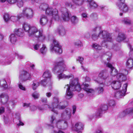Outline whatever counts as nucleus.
Listing matches in <instances>:
<instances>
[{
  "label": "nucleus",
  "mask_w": 133,
  "mask_h": 133,
  "mask_svg": "<svg viewBox=\"0 0 133 133\" xmlns=\"http://www.w3.org/2000/svg\"><path fill=\"white\" fill-rule=\"evenodd\" d=\"M24 2L23 0H17V5L19 8H21L23 6Z\"/></svg>",
  "instance_id": "49530a36"
},
{
  "label": "nucleus",
  "mask_w": 133,
  "mask_h": 133,
  "mask_svg": "<svg viewBox=\"0 0 133 133\" xmlns=\"http://www.w3.org/2000/svg\"><path fill=\"white\" fill-rule=\"evenodd\" d=\"M107 109V105H105L103 106L102 108V109L101 108L99 109L97 111L96 113H95V115L93 116H91V118L94 117H95L96 118L99 117L100 116L102 113L103 111H105Z\"/></svg>",
  "instance_id": "dca6fc26"
},
{
  "label": "nucleus",
  "mask_w": 133,
  "mask_h": 133,
  "mask_svg": "<svg viewBox=\"0 0 133 133\" xmlns=\"http://www.w3.org/2000/svg\"><path fill=\"white\" fill-rule=\"evenodd\" d=\"M15 105V103L14 101H10L9 103L8 102V104H6V105L7 107H11V108H13L14 106Z\"/></svg>",
  "instance_id": "a18cd8bd"
},
{
  "label": "nucleus",
  "mask_w": 133,
  "mask_h": 133,
  "mask_svg": "<svg viewBox=\"0 0 133 133\" xmlns=\"http://www.w3.org/2000/svg\"><path fill=\"white\" fill-rule=\"evenodd\" d=\"M118 0L117 5L119 7V9L123 12H127L128 9L127 5L124 3L125 0Z\"/></svg>",
  "instance_id": "f8f14e48"
},
{
  "label": "nucleus",
  "mask_w": 133,
  "mask_h": 133,
  "mask_svg": "<svg viewBox=\"0 0 133 133\" xmlns=\"http://www.w3.org/2000/svg\"><path fill=\"white\" fill-rule=\"evenodd\" d=\"M48 5L46 4H41L39 7V9L41 10H46L48 7Z\"/></svg>",
  "instance_id": "a19ab883"
},
{
  "label": "nucleus",
  "mask_w": 133,
  "mask_h": 133,
  "mask_svg": "<svg viewBox=\"0 0 133 133\" xmlns=\"http://www.w3.org/2000/svg\"><path fill=\"white\" fill-rule=\"evenodd\" d=\"M128 85L127 84H124L122 87V89L119 91H117L114 94V97L117 99L122 98L125 95V93L126 91Z\"/></svg>",
  "instance_id": "9d476101"
},
{
  "label": "nucleus",
  "mask_w": 133,
  "mask_h": 133,
  "mask_svg": "<svg viewBox=\"0 0 133 133\" xmlns=\"http://www.w3.org/2000/svg\"><path fill=\"white\" fill-rule=\"evenodd\" d=\"M34 15V11L32 9L28 7H25L23 8L22 13L19 14L18 16L25 17L29 19L33 17Z\"/></svg>",
  "instance_id": "423d86ee"
},
{
  "label": "nucleus",
  "mask_w": 133,
  "mask_h": 133,
  "mask_svg": "<svg viewBox=\"0 0 133 133\" xmlns=\"http://www.w3.org/2000/svg\"><path fill=\"white\" fill-rule=\"evenodd\" d=\"M9 40L12 44H15L17 41L16 36L14 33L11 34L9 36Z\"/></svg>",
  "instance_id": "b1692460"
},
{
  "label": "nucleus",
  "mask_w": 133,
  "mask_h": 133,
  "mask_svg": "<svg viewBox=\"0 0 133 133\" xmlns=\"http://www.w3.org/2000/svg\"><path fill=\"white\" fill-rule=\"evenodd\" d=\"M85 37L87 38H89L90 37V35L89 33L87 32L85 34Z\"/></svg>",
  "instance_id": "774afa93"
},
{
  "label": "nucleus",
  "mask_w": 133,
  "mask_h": 133,
  "mask_svg": "<svg viewBox=\"0 0 133 133\" xmlns=\"http://www.w3.org/2000/svg\"><path fill=\"white\" fill-rule=\"evenodd\" d=\"M59 102L58 98L57 97H54L53 98V101L49 107L48 105L45 104L38 106L37 107V108L40 111H43L46 110L47 108L48 107L51 111L57 114V109H63L65 108V106L60 105L59 103Z\"/></svg>",
  "instance_id": "7ed1b4c3"
},
{
  "label": "nucleus",
  "mask_w": 133,
  "mask_h": 133,
  "mask_svg": "<svg viewBox=\"0 0 133 133\" xmlns=\"http://www.w3.org/2000/svg\"><path fill=\"white\" fill-rule=\"evenodd\" d=\"M1 101L3 105H6L8 104L9 96L8 95L5 93H1L0 95Z\"/></svg>",
  "instance_id": "ddd939ff"
},
{
  "label": "nucleus",
  "mask_w": 133,
  "mask_h": 133,
  "mask_svg": "<svg viewBox=\"0 0 133 133\" xmlns=\"http://www.w3.org/2000/svg\"><path fill=\"white\" fill-rule=\"evenodd\" d=\"M82 15L83 18H84L85 19H87L88 17L87 14V13H83L82 14Z\"/></svg>",
  "instance_id": "052dcab7"
},
{
  "label": "nucleus",
  "mask_w": 133,
  "mask_h": 133,
  "mask_svg": "<svg viewBox=\"0 0 133 133\" xmlns=\"http://www.w3.org/2000/svg\"><path fill=\"white\" fill-rule=\"evenodd\" d=\"M125 35L122 33L120 32L118 34L116 40L118 42H120L125 39Z\"/></svg>",
  "instance_id": "cd10ccee"
},
{
  "label": "nucleus",
  "mask_w": 133,
  "mask_h": 133,
  "mask_svg": "<svg viewBox=\"0 0 133 133\" xmlns=\"http://www.w3.org/2000/svg\"><path fill=\"white\" fill-rule=\"evenodd\" d=\"M48 21V19L47 17L45 15L41 16L40 19V23L42 25L46 24Z\"/></svg>",
  "instance_id": "5701e85b"
},
{
  "label": "nucleus",
  "mask_w": 133,
  "mask_h": 133,
  "mask_svg": "<svg viewBox=\"0 0 133 133\" xmlns=\"http://www.w3.org/2000/svg\"><path fill=\"white\" fill-rule=\"evenodd\" d=\"M94 133H103L101 129H97L96 130Z\"/></svg>",
  "instance_id": "e2e57ef3"
},
{
  "label": "nucleus",
  "mask_w": 133,
  "mask_h": 133,
  "mask_svg": "<svg viewBox=\"0 0 133 133\" xmlns=\"http://www.w3.org/2000/svg\"><path fill=\"white\" fill-rule=\"evenodd\" d=\"M55 31L56 32L58 33L60 36H61L65 35L66 33L65 29L62 26H60L58 27Z\"/></svg>",
  "instance_id": "412c9836"
},
{
  "label": "nucleus",
  "mask_w": 133,
  "mask_h": 133,
  "mask_svg": "<svg viewBox=\"0 0 133 133\" xmlns=\"http://www.w3.org/2000/svg\"><path fill=\"white\" fill-rule=\"evenodd\" d=\"M64 88L66 89L65 97L68 99H70L74 95L73 91H79L82 89L89 95L90 94L94 92V90L90 88L88 84H83L81 86L78 83L77 78H75L73 80H71L70 82V85L68 84L66 85Z\"/></svg>",
  "instance_id": "f257e3e1"
},
{
  "label": "nucleus",
  "mask_w": 133,
  "mask_h": 133,
  "mask_svg": "<svg viewBox=\"0 0 133 133\" xmlns=\"http://www.w3.org/2000/svg\"><path fill=\"white\" fill-rule=\"evenodd\" d=\"M45 95L47 97L49 98L52 96V93L50 92H48L46 93Z\"/></svg>",
  "instance_id": "13d9d810"
},
{
  "label": "nucleus",
  "mask_w": 133,
  "mask_h": 133,
  "mask_svg": "<svg viewBox=\"0 0 133 133\" xmlns=\"http://www.w3.org/2000/svg\"><path fill=\"white\" fill-rule=\"evenodd\" d=\"M4 111V108L3 107H0V115L2 114Z\"/></svg>",
  "instance_id": "bf43d9fd"
},
{
  "label": "nucleus",
  "mask_w": 133,
  "mask_h": 133,
  "mask_svg": "<svg viewBox=\"0 0 133 133\" xmlns=\"http://www.w3.org/2000/svg\"><path fill=\"white\" fill-rule=\"evenodd\" d=\"M126 66L129 69H131L133 66V59L129 58L126 62Z\"/></svg>",
  "instance_id": "a878e982"
},
{
  "label": "nucleus",
  "mask_w": 133,
  "mask_h": 133,
  "mask_svg": "<svg viewBox=\"0 0 133 133\" xmlns=\"http://www.w3.org/2000/svg\"><path fill=\"white\" fill-rule=\"evenodd\" d=\"M31 74L27 71L23 70L20 72L19 78L22 82L26 81L31 79Z\"/></svg>",
  "instance_id": "1a4fd4ad"
},
{
  "label": "nucleus",
  "mask_w": 133,
  "mask_h": 133,
  "mask_svg": "<svg viewBox=\"0 0 133 133\" xmlns=\"http://www.w3.org/2000/svg\"><path fill=\"white\" fill-rule=\"evenodd\" d=\"M23 28L24 30L28 32L29 33L31 27L29 25L26 23H24L23 25Z\"/></svg>",
  "instance_id": "4c0bfd02"
},
{
  "label": "nucleus",
  "mask_w": 133,
  "mask_h": 133,
  "mask_svg": "<svg viewBox=\"0 0 133 133\" xmlns=\"http://www.w3.org/2000/svg\"><path fill=\"white\" fill-rule=\"evenodd\" d=\"M15 55L19 59H22L23 58V56L19 55L18 53H15Z\"/></svg>",
  "instance_id": "864d4df0"
},
{
  "label": "nucleus",
  "mask_w": 133,
  "mask_h": 133,
  "mask_svg": "<svg viewBox=\"0 0 133 133\" xmlns=\"http://www.w3.org/2000/svg\"><path fill=\"white\" fill-rule=\"evenodd\" d=\"M45 13L48 15L52 16L55 20H57L59 19L58 11L56 9H53L51 7H48L45 11Z\"/></svg>",
  "instance_id": "6e6552de"
},
{
  "label": "nucleus",
  "mask_w": 133,
  "mask_h": 133,
  "mask_svg": "<svg viewBox=\"0 0 133 133\" xmlns=\"http://www.w3.org/2000/svg\"><path fill=\"white\" fill-rule=\"evenodd\" d=\"M29 34L30 37H36L37 42L38 43L43 42L45 38V37L43 34L42 31H38L37 28L35 26L31 27Z\"/></svg>",
  "instance_id": "20e7f679"
},
{
  "label": "nucleus",
  "mask_w": 133,
  "mask_h": 133,
  "mask_svg": "<svg viewBox=\"0 0 133 133\" xmlns=\"http://www.w3.org/2000/svg\"><path fill=\"white\" fill-rule=\"evenodd\" d=\"M62 65L63 66V67L57 72L58 73L61 72L57 76V77L58 80L59 81L62 79H69L70 78H73L74 76L72 74L67 75L62 73L64 71H66L67 69L64 60L62 58H59L56 62H54L53 66L52 68V71L55 72L57 69L58 66Z\"/></svg>",
  "instance_id": "f03ea898"
},
{
  "label": "nucleus",
  "mask_w": 133,
  "mask_h": 133,
  "mask_svg": "<svg viewBox=\"0 0 133 133\" xmlns=\"http://www.w3.org/2000/svg\"><path fill=\"white\" fill-rule=\"evenodd\" d=\"M30 104L29 103H24L23 104V106L25 107H28L30 106Z\"/></svg>",
  "instance_id": "69168bd1"
},
{
  "label": "nucleus",
  "mask_w": 133,
  "mask_h": 133,
  "mask_svg": "<svg viewBox=\"0 0 133 133\" xmlns=\"http://www.w3.org/2000/svg\"><path fill=\"white\" fill-rule=\"evenodd\" d=\"M17 0H7V2L11 4H14L16 3Z\"/></svg>",
  "instance_id": "3c124183"
},
{
  "label": "nucleus",
  "mask_w": 133,
  "mask_h": 133,
  "mask_svg": "<svg viewBox=\"0 0 133 133\" xmlns=\"http://www.w3.org/2000/svg\"><path fill=\"white\" fill-rule=\"evenodd\" d=\"M47 51V48L45 45L44 44H43L42 47L40 49V52L43 54H45L46 53Z\"/></svg>",
  "instance_id": "58836bf2"
},
{
  "label": "nucleus",
  "mask_w": 133,
  "mask_h": 133,
  "mask_svg": "<svg viewBox=\"0 0 133 133\" xmlns=\"http://www.w3.org/2000/svg\"><path fill=\"white\" fill-rule=\"evenodd\" d=\"M10 16L8 13H5L3 15L4 20L5 22H8L10 19Z\"/></svg>",
  "instance_id": "c03bdc74"
},
{
  "label": "nucleus",
  "mask_w": 133,
  "mask_h": 133,
  "mask_svg": "<svg viewBox=\"0 0 133 133\" xmlns=\"http://www.w3.org/2000/svg\"><path fill=\"white\" fill-rule=\"evenodd\" d=\"M18 85L19 88L21 90L25 91L26 90L25 87L23 86L21 83H19L18 84Z\"/></svg>",
  "instance_id": "8fccbe9b"
},
{
  "label": "nucleus",
  "mask_w": 133,
  "mask_h": 133,
  "mask_svg": "<svg viewBox=\"0 0 133 133\" xmlns=\"http://www.w3.org/2000/svg\"><path fill=\"white\" fill-rule=\"evenodd\" d=\"M30 108L31 110L32 111H34L36 109V107L33 105L30 106Z\"/></svg>",
  "instance_id": "0e129e2a"
},
{
  "label": "nucleus",
  "mask_w": 133,
  "mask_h": 133,
  "mask_svg": "<svg viewBox=\"0 0 133 133\" xmlns=\"http://www.w3.org/2000/svg\"><path fill=\"white\" fill-rule=\"evenodd\" d=\"M131 113L133 114V108L131 109H127L126 110L120 114V115L121 117H124L127 114Z\"/></svg>",
  "instance_id": "c85d7f7f"
},
{
  "label": "nucleus",
  "mask_w": 133,
  "mask_h": 133,
  "mask_svg": "<svg viewBox=\"0 0 133 133\" xmlns=\"http://www.w3.org/2000/svg\"><path fill=\"white\" fill-rule=\"evenodd\" d=\"M19 14H18L17 16H11L10 17V19L12 21H13L14 22H16L17 21H18L20 18H21L22 17H19Z\"/></svg>",
  "instance_id": "f704fd0d"
},
{
  "label": "nucleus",
  "mask_w": 133,
  "mask_h": 133,
  "mask_svg": "<svg viewBox=\"0 0 133 133\" xmlns=\"http://www.w3.org/2000/svg\"><path fill=\"white\" fill-rule=\"evenodd\" d=\"M43 76L44 78H46V79L47 80H49V82L48 83L51 86L52 84V82L51 79V75L50 71L48 70H46L44 73Z\"/></svg>",
  "instance_id": "2eb2a0df"
},
{
  "label": "nucleus",
  "mask_w": 133,
  "mask_h": 133,
  "mask_svg": "<svg viewBox=\"0 0 133 133\" xmlns=\"http://www.w3.org/2000/svg\"><path fill=\"white\" fill-rule=\"evenodd\" d=\"M65 5L66 6L70 7L72 9H74L76 8L75 5L69 1H66L65 3Z\"/></svg>",
  "instance_id": "e433bc0d"
},
{
  "label": "nucleus",
  "mask_w": 133,
  "mask_h": 133,
  "mask_svg": "<svg viewBox=\"0 0 133 133\" xmlns=\"http://www.w3.org/2000/svg\"><path fill=\"white\" fill-rule=\"evenodd\" d=\"M41 101L43 103H46L47 102V99L46 98H42L41 99Z\"/></svg>",
  "instance_id": "5fc2aeb1"
},
{
  "label": "nucleus",
  "mask_w": 133,
  "mask_h": 133,
  "mask_svg": "<svg viewBox=\"0 0 133 133\" xmlns=\"http://www.w3.org/2000/svg\"><path fill=\"white\" fill-rule=\"evenodd\" d=\"M125 75L122 73H118L116 76V78L120 82L125 81L127 79L126 75L128 74V71L125 70Z\"/></svg>",
  "instance_id": "4468645a"
},
{
  "label": "nucleus",
  "mask_w": 133,
  "mask_h": 133,
  "mask_svg": "<svg viewBox=\"0 0 133 133\" xmlns=\"http://www.w3.org/2000/svg\"><path fill=\"white\" fill-rule=\"evenodd\" d=\"M75 130L78 133H81V130L83 129L84 125L81 122H78L76 123L75 125Z\"/></svg>",
  "instance_id": "f3484780"
},
{
  "label": "nucleus",
  "mask_w": 133,
  "mask_h": 133,
  "mask_svg": "<svg viewBox=\"0 0 133 133\" xmlns=\"http://www.w3.org/2000/svg\"><path fill=\"white\" fill-rule=\"evenodd\" d=\"M74 44L75 45L79 46L81 45V42L80 41L78 40L75 42Z\"/></svg>",
  "instance_id": "6e6d98bb"
},
{
  "label": "nucleus",
  "mask_w": 133,
  "mask_h": 133,
  "mask_svg": "<svg viewBox=\"0 0 133 133\" xmlns=\"http://www.w3.org/2000/svg\"><path fill=\"white\" fill-rule=\"evenodd\" d=\"M56 128H55V130H54V133H64L59 130H58V131H56Z\"/></svg>",
  "instance_id": "680f3d73"
},
{
  "label": "nucleus",
  "mask_w": 133,
  "mask_h": 133,
  "mask_svg": "<svg viewBox=\"0 0 133 133\" xmlns=\"http://www.w3.org/2000/svg\"><path fill=\"white\" fill-rule=\"evenodd\" d=\"M98 76L99 77L101 78H98L97 79H96L95 77H94L93 79L96 82L98 83H99L103 86L104 85L103 83V82H101V80L102 78L104 79H107L108 77V74L106 72L102 71L100 72Z\"/></svg>",
  "instance_id": "9b49d317"
},
{
  "label": "nucleus",
  "mask_w": 133,
  "mask_h": 133,
  "mask_svg": "<svg viewBox=\"0 0 133 133\" xmlns=\"http://www.w3.org/2000/svg\"><path fill=\"white\" fill-rule=\"evenodd\" d=\"M32 96L34 99H37L39 96V94L38 93L35 91L32 94Z\"/></svg>",
  "instance_id": "de8ad7c7"
},
{
  "label": "nucleus",
  "mask_w": 133,
  "mask_h": 133,
  "mask_svg": "<svg viewBox=\"0 0 133 133\" xmlns=\"http://www.w3.org/2000/svg\"><path fill=\"white\" fill-rule=\"evenodd\" d=\"M109 104L110 106H114L115 105V102L112 100H110L109 102Z\"/></svg>",
  "instance_id": "603ef678"
},
{
  "label": "nucleus",
  "mask_w": 133,
  "mask_h": 133,
  "mask_svg": "<svg viewBox=\"0 0 133 133\" xmlns=\"http://www.w3.org/2000/svg\"><path fill=\"white\" fill-rule=\"evenodd\" d=\"M100 29V28L99 27H97L94 28L93 29V30L95 32L97 31H99Z\"/></svg>",
  "instance_id": "338daca9"
},
{
  "label": "nucleus",
  "mask_w": 133,
  "mask_h": 133,
  "mask_svg": "<svg viewBox=\"0 0 133 133\" xmlns=\"http://www.w3.org/2000/svg\"><path fill=\"white\" fill-rule=\"evenodd\" d=\"M71 110L69 109H67L66 110V116L67 119H69L71 116Z\"/></svg>",
  "instance_id": "ea45409f"
},
{
  "label": "nucleus",
  "mask_w": 133,
  "mask_h": 133,
  "mask_svg": "<svg viewBox=\"0 0 133 133\" xmlns=\"http://www.w3.org/2000/svg\"><path fill=\"white\" fill-rule=\"evenodd\" d=\"M65 11H62V17L63 20L65 21H68L70 19V14L69 12L66 9H65Z\"/></svg>",
  "instance_id": "a211bd4d"
},
{
  "label": "nucleus",
  "mask_w": 133,
  "mask_h": 133,
  "mask_svg": "<svg viewBox=\"0 0 133 133\" xmlns=\"http://www.w3.org/2000/svg\"><path fill=\"white\" fill-rule=\"evenodd\" d=\"M98 37L103 38V42L104 43L108 42H111L112 40L110 34L105 31H100L98 36L95 34H93L91 38L92 40L96 41L98 39Z\"/></svg>",
  "instance_id": "39448f33"
},
{
  "label": "nucleus",
  "mask_w": 133,
  "mask_h": 133,
  "mask_svg": "<svg viewBox=\"0 0 133 133\" xmlns=\"http://www.w3.org/2000/svg\"><path fill=\"white\" fill-rule=\"evenodd\" d=\"M84 0H72V2L75 6H81L82 5L84 2Z\"/></svg>",
  "instance_id": "c756f323"
},
{
  "label": "nucleus",
  "mask_w": 133,
  "mask_h": 133,
  "mask_svg": "<svg viewBox=\"0 0 133 133\" xmlns=\"http://www.w3.org/2000/svg\"><path fill=\"white\" fill-rule=\"evenodd\" d=\"M96 91L98 94H101L103 93L104 89L102 87H99L97 88L96 90Z\"/></svg>",
  "instance_id": "09e8293b"
},
{
  "label": "nucleus",
  "mask_w": 133,
  "mask_h": 133,
  "mask_svg": "<svg viewBox=\"0 0 133 133\" xmlns=\"http://www.w3.org/2000/svg\"><path fill=\"white\" fill-rule=\"evenodd\" d=\"M87 6L89 8L91 9H94L97 6V4L94 1L88 4Z\"/></svg>",
  "instance_id": "473e14b6"
},
{
  "label": "nucleus",
  "mask_w": 133,
  "mask_h": 133,
  "mask_svg": "<svg viewBox=\"0 0 133 133\" xmlns=\"http://www.w3.org/2000/svg\"><path fill=\"white\" fill-rule=\"evenodd\" d=\"M112 88L114 89H119L121 87V83L119 81H114L111 84Z\"/></svg>",
  "instance_id": "4be33fe9"
},
{
  "label": "nucleus",
  "mask_w": 133,
  "mask_h": 133,
  "mask_svg": "<svg viewBox=\"0 0 133 133\" xmlns=\"http://www.w3.org/2000/svg\"><path fill=\"white\" fill-rule=\"evenodd\" d=\"M39 85V82L37 80H35L33 81L32 85V88L34 90H36Z\"/></svg>",
  "instance_id": "72a5a7b5"
},
{
  "label": "nucleus",
  "mask_w": 133,
  "mask_h": 133,
  "mask_svg": "<svg viewBox=\"0 0 133 133\" xmlns=\"http://www.w3.org/2000/svg\"><path fill=\"white\" fill-rule=\"evenodd\" d=\"M0 87L5 89L12 88V87H8L6 81L3 79H0Z\"/></svg>",
  "instance_id": "6ab92c4d"
},
{
  "label": "nucleus",
  "mask_w": 133,
  "mask_h": 133,
  "mask_svg": "<svg viewBox=\"0 0 133 133\" xmlns=\"http://www.w3.org/2000/svg\"><path fill=\"white\" fill-rule=\"evenodd\" d=\"M40 46V44H37L35 45L34 46V48L35 50H38Z\"/></svg>",
  "instance_id": "4d7b16f0"
},
{
  "label": "nucleus",
  "mask_w": 133,
  "mask_h": 133,
  "mask_svg": "<svg viewBox=\"0 0 133 133\" xmlns=\"http://www.w3.org/2000/svg\"><path fill=\"white\" fill-rule=\"evenodd\" d=\"M122 22L124 24L128 25H130L133 24L132 21L130 19L125 18L122 21Z\"/></svg>",
  "instance_id": "2f4dec72"
},
{
  "label": "nucleus",
  "mask_w": 133,
  "mask_h": 133,
  "mask_svg": "<svg viewBox=\"0 0 133 133\" xmlns=\"http://www.w3.org/2000/svg\"><path fill=\"white\" fill-rule=\"evenodd\" d=\"M92 48L96 50H100L102 48V46L96 43L93 44L92 45Z\"/></svg>",
  "instance_id": "c9c22d12"
},
{
  "label": "nucleus",
  "mask_w": 133,
  "mask_h": 133,
  "mask_svg": "<svg viewBox=\"0 0 133 133\" xmlns=\"http://www.w3.org/2000/svg\"><path fill=\"white\" fill-rule=\"evenodd\" d=\"M49 82V80H47L46 79H45L44 80H42L41 81V84L44 87H45L46 86H48V87L49 89L50 90L51 89V86L48 83ZM52 85V84L51 85Z\"/></svg>",
  "instance_id": "bb28decb"
},
{
  "label": "nucleus",
  "mask_w": 133,
  "mask_h": 133,
  "mask_svg": "<svg viewBox=\"0 0 133 133\" xmlns=\"http://www.w3.org/2000/svg\"><path fill=\"white\" fill-rule=\"evenodd\" d=\"M50 50L52 52L60 54L62 53V47L59 42L55 39L53 40V44L50 46Z\"/></svg>",
  "instance_id": "0eeeda50"
},
{
  "label": "nucleus",
  "mask_w": 133,
  "mask_h": 133,
  "mask_svg": "<svg viewBox=\"0 0 133 133\" xmlns=\"http://www.w3.org/2000/svg\"><path fill=\"white\" fill-rule=\"evenodd\" d=\"M71 20L72 23L74 24H76L78 22V18L75 16H72L71 17Z\"/></svg>",
  "instance_id": "79ce46f5"
},
{
  "label": "nucleus",
  "mask_w": 133,
  "mask_h": 133,
  "mask_svg": "<svg viewBox=\"0 0 133 133\" xmlns=\"http://www.w3.org/2000/svg\"><path fill=\"white\" fill-rule=\"evenodd\" d=\"M106 66L111 68V71L110 74L113 76H114L116 75H117L118 73L117 70L115 69L113 67L112 65L109 63H108L106 64Z\"/></svg>",
  "instance_id": "aec40b11"
},
{
  "label": "nucleus",
  "mask_w": 133,
  "mask_h": 133,
  "mask_svg": "<svg viewBox=\"0 0 133 133\" xmlns=\"http://www.w3.org/2000/svg\"><path fill=\"white\" fill-rule=\"evenodd\" d=\"M83 60V58L81 57H78V58L77 59V61H78L81 64V67L82 68V69H83L84 71H87V69L85 68L82 65Z\"/></svg>",
  "instance_id": "7c9ffc66"
},
{
  "label": "nucleus",
  "mask_w": 133,
  "mask_h": 133,
  "mask_svg": "<svg viewBox=\"0 0 133 133\" xmlns=\"http://www.w3.org/2000/svg\"><path fill=\"white\" fill-rule=\"evenodd\" d=\"M128 48L130 49L129 56H130L133 58V48L132 47L131 45L129 43L128 44Z\"/></svg>",
  "instance_id": "37998d69"
},
{
  "label": "nucleus",
  "mask_w": 133,
  "mask_h": 133,
  "mask_svg": "<svg viewBox=\"0 0 133 133\" xmlns=\"http://www.w3.org/2000/svg\"><path fill=\"white\" fill-rule=\"evenodd\" d=\"M14 34L16 36H22L23 35V32L22 30L21 29H15L14 32Z\"/></svg>",
  "instance_id": "393cba45"
}]
</instances>
